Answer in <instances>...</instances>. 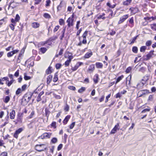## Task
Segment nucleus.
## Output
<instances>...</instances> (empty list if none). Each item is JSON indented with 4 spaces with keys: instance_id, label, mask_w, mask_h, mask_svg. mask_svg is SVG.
Segmentation results:
<instances>
[{
    "instance_id": "obj_1",
    "label": "nucleus",
    "mask_w": 156,
    "mask_h": 156,
    "mask_svg": "<svg viewBox=\"0 0 156 156\" xmlns=\"http://www.w3.org/2000/svg\"><path fill=\"white\" fill-rule=\"evenodd\" d=\"M46 149V147H45V145L44 144L37 145L35 147V150L39 152L44 151Z\"/></svg>"
},
{
    "instance_id": "obj_2",
    "label": "nucleus",
    "mask_w": 156,
    "mask_h": 156,
    "mask_svg": "<svg viewBox=\"0 0 156 156\" xmlns=\"http://www.w3.org/2000/svg\"><path fill=\"white\" fill-rule=\"evenodd\" d=\"M154 51L153 50L151 51L149 53L146 55V58H144V60L146 61L150 59L151 58L155 56V55L154 53Z\"/></svg>"
},
{
    "instance_id": "obj_3",
    "label": "nucleus",
    "mask_w": 156,
    "mask_h": 156,
    "mask_svg": "<svg viewBox=\"0 0 156 156\" xmlns=\"http://www.w3.org/2000/svg\"><path fill=\"white\" fill-rule=\"evenodd\" d=\"M83 62H78L76 63L74 67H72L71 68V70L74 71H75L78 69L80 66L83 65Z\"/></svg>"
},
{
    "instance_id": "obj_4",
    "label": "nucleus",
    "mask_w": 156,
    "mask_h": 156,
    "mask_svg": "<svg viewBox=\"0 0 156 156\" xmlns=\"http://www.w3.org/2000/svg\"><path fill=\"white\" fill-rule=\"evenodd\" d=\"M23 130L22 128H20L16 130L14 134V137L16 139H17L19 134Z\"/></svg>"
},
{
    "instance_id": "obj_5",
    "label": "nucleus",
    "mask_w": 156,
    "mask_h": 156,
    "mask_svg": "<svg viewBox=\"0 0 156 156\" xmlns=\"http://www.w3.org/2000/svg\"><path fill=\"white\" fill-rule=\"evenodd\" d=\"M23 113H19L17 115L16 121L18 123H21L22 122V119L23 118Z\"/></svg>"
},
{
    "instance_id": "obj_6",
    "label": "nucleus",
    "mask_w": 156,
    "mask_h": 156,
    "mask_svg": "<svg viewBox=\"0 0 156 156\" xmlns=\"http://www.w3.org/2000/svg\"><path fill=\"white\" fill-rule=\"evenodd\" d=\"M119 123L115 126L111 130L110 132V134H115L117 131V130L119 129Z\"/></svg>"
},
{
    "instance_id": "obj_7",
    "label": "nucleus",
    "mask_w": 156,
    "mask_h": 156,
    "mask_svg": "<svg viewBox=\"0 0 156 156\" xmlns=\"http://www.w3.org/2000/svg\"><path fill=\"white\" fill-rule=\"evenodd\" d=\"M129 10L131 11L132 14H135L139 11L138 9L136 7H131L129 8Z\"/></svg>"
},
{
    "instance_id": "obj_8",
    "label": "nucleus",
    "mask_w": 156,
    "mask_h": 156,
    "mask_svg": "<svg viewBox=\"0 0 156 156\" xmlns=\"http://www.w3.org/2000/svg\"><path fill=\"white\" fill-rule=\"evenodd\" d=\"M66 3L62 1L60 2V4L57 6V9L58 11H59L61 9V8L64 6H66Z\"/></svg>"
},
{
    "instance_id": "obj_9",
    "label": "nucleus",
    "mask_w": 156,
    "mask_h": 156,
    "mask_svg": "<svg viewBox=\"0 0 156 156\" xmlns=\"http://www.w3.org/2000/svg\"><path fill=\"white\" fill-rule=\"evenodd\" d=\"M128 16L129 15L128 14L123 16L120 18V19L118 23L119 24L123 23L128 17Z\"/></svg>"
},
{
    "instance_id": "obj_10",
    "label": "nucleus",
    "mask_w": 156,
    "mask_h": 156,
    "mask_svg": "<svg viewBox=\"0 0 156 156\" xmlns=\"http://www.w3.org/2000/svg\"><path fill=\"white\" fill-rule=\"evenodd\" d=\"M73 57L72 56H69L68 58L65 62V65L66 66H69L70 63L72 59L73 58Z\"/></svg>"
},
{
    "instance_id": "obj_11",
    "label": "nucleus",
    "mask_w": 156,
    "mask_h": 156,
    "mask_svg": "<svg viewBox=\"0 0 156 156\" xmlns=\"http://www.w3.org/2000/svg\"><path fill=\"white\" fill-rule=\"evenodd\" d=\"M51 135V133H43L41 136V138L43 139L45 138H49Z\"/></svg>"
},
{
    "instance_id": "obj_12",
    "label": "nucleus",
    "mask_w": 156,
    "mask_h": 156,
    "mask_svg": "<svg viewBox=\"0 0 156 156\" xmlns=\"http://www.w3.org/2000/svg\"><path fill=\"white\" fill-rule=\"evenodd\" d=\"M33 94H32L31 93H28L25 94L24 96L27 99H28V100L29 102L30 100L31 99Z\"/></svg>"
},
{
    "instance_id": "obj_13",
    "label": "nucleus",
    "mask_w": 156,
    "mask_h": 156,
    "mask_svg": "<svg viewBox=\"0 0 156 156\" xmlns=\"http://www.w3.org/2000/svg\"><path fill=\"white\" fill-rule=\"evenodd\" d=\"M28 102L29 101L28 100V99H27L24 96L23 97L22 99L21 104L23 105H27L28 103Z\"/></svg>"
},
{
    "instance_id": "obj_14",
    "label": "nucleus",
    "mask_w": 156,
    "mask_h": 156,
    "mask_svg": "<svg viewBox=\"0 0 156 156\" xmlns=\"http://www.w3.org/2000/svg\"><path fill=\"white\" fill-rule=\"evenodd\" d=\"M15 112L14 110H12V112L10 113V118L12 119H13L15 117Z\"/></svg>"
},
{
    "instance_id": "obj_15",
    "label": "nucleus",
    "mask_w": 156,
    "mask_h": 156,
    "mask_svg": "<svg viewBox=\"0 0 156 156\" xmlns=\"http://www.w3.org/2000/svg\"><path fill=\"white\" fill-rule=\"evenodd\" d=\"M142 94L139 97H142L143 95H145L150 93L149 90H144L140 91Z\"/></svg>"
},
{
    "instance_id": "obj_16",
    "label": "nucleus",
    "mask_w": 156,
    "mask_h": 156,
    "mask_svg": "<svg viewBox=\"0 0 156 156\" xmlns=\"http://www.w3.org/2000/svg\"><path fill=\"white\" fill-rule=\"evenodd\" d=\"M52 76L51 75H50L48 76L47 79V83L48 84H50L52 80Z\"/></svg>"
},
{
    "instance_id": "obj_17",
    "label": "nucleus",
    "mask_w": 156,
    "mask_h": 156,
    "mask_svg": "<svg viewBox=\"0 0 156 156\" xmlns=\"http://www.w3.org/2000/svg\"><path fill=\"white\" fill-rule=\"evenodd\" d=\"M94 69L95 67L94 65L92 64L89 66L88 69V71L90 72H92L94 70Z\"/></svg>"
},
{
    "instance_id": "obj_18",
    "label": "nucleus",
    "mask_w": 156,
    "mask_h": 156,
    "mask_svg": "<svg viewBox=\"0 0 156 156\" xmlns=\"http://www.w3.org/2000/svg\"><path fill=\"white\" fill-rule=\"evenodd\" d=\"M132 0H126L123 2L122 4L124 5H128L132 2Z\"/></svg>"
},
{
    "instance_id": "obj_19",
    "label": "nucleus",
    "mask_w": 156,
    "mask_h": 156,
    "mask_svg": "<svg viewBox=\"0 0 156 156\" xmlns=\"http://www.w3.org/2000/svg\"><path fill=\"white\" fill-rule=\"evenodd\" d=\"M98 75L97 74H96L94 76L93 80L95 83L96 84L98 83Z\"/></svg>"
},
{
    "instance_id": "obj_20",
    "label": "nucleus",
    "mask_w": 156,
    "mask_h": 156,
    "mask_svg": "<svg viewBox=\"0 0 156 156\" xmlns=\"http://www.w3.org/2000/svg\"><path fill=\"white\" fill-rule=\"evenodd\" d=\"M44 92L41 91L38 94V95L37 98V102H39L41 100V97L44 94Z\"/></svg>"
},
{
    "instance_id": "obj_21",
    "label": "nucleus",
    "mask_w": 156,
    "mask_h": 156,
    "mask_svg": "<svg viewBox=\"0 0 156 156\" xmlns=\"http://www.w3.org/2000/svg\"><path fill=\"white\" fill-rule=\"evenodd\" d=\"M70 118V116L69 115H68L67 116H66L64 119L63 121V123L64 125L66 124Z\"/></svg>"
},
{
    "instance_id": "obj_22",
    "label": "nucleus",
    "mask_w": 156,
    "mask_h": 156,
    "mask_svg": "<svg viewBox=\"0 0 156 156\" xmlns=\"http://www.w3.org/2000/svg\"><path fill=\"white\" fill-rule=\"evenodd\" d=\"M32 27L34 28H36L39 27L40 24L37 22H34L32 24Z\"/></svg>"
},
{
    "instance_id": "obj_23",
    "label": "nucleus",
    "mask_w": 156,
    "mask_h": 156,
    "mask_svg": "<svg viewBox=\"0 0 156 156\" xmlns=\"http://www.w3.org/2000/svg\"><path fill=\"white\" fill-rule=\"evenodd\" d=\"M92 55V52L90 51V52L87 53H86L84 56V58H89Z\"/></svg>"
},
{
    "instance_id": "obj_24",
    "label": "nucleus",
    "mask_w": 156,
    "mask_h": 156,
    "mask_svg": "<svg viewBox=\"0 0 156 156\" xmlns=\"http://www.w3.org/2000/svg\"><path fill=\"white\" fill-rule=\"evenodd\" d=\"M50 113V112L49 110L47 108H45V116L47 117V120L48 119V117L49 116Z\"/></svg>"
},
{
    "instance_id": "obj_25",
    "label": "nucleus",
    "mask_w": 156,
    "mask_h": 156,
    "mask_svg": "<svg viewBox=\"0 0 156 156\" xmlns=\"http://www.w3.org/2000/svg\"><path fill=\"white\" fill-rule=\"evenodd\" d=\"M96 67L98 68H102L103 67L102 64L100 62H97L96 63Z\"/></svg>"
},
{
    "instance_id": "obj_26",
    "label": "nucleus",
    "mask_w": 156,
    "mask_h": 156,
    "mask_svg": "<svg viewBox=\"0 0 156 156\" xmlns=\"http://www.w3.org/2000/svg\"><path fill=\"white\" fill-rule=\"evenodd\" d=\"M58 74L57 72L55 73L54 75V76L53 79V81L54 82H56L58 80Z\"/></svg>"
},
{
    "instance_id": "obj_27",
    "label": "nucleus",
    "mask_w": 156,
    "mask_h": 156,
    "mask_svg": "<svg viewBox=\"0 0 156 156\" xmlns=\"http://www.w3.org/2000/svg\"><path fill=\"white\" fill-rule=\"evenodd\" d=\"M124 77V76L122 75L120 76H119L116 79V81L115 82V84L119 82L121 80H122Z\"/></svg>"
},
{
    "instance_id": "obj_28",
    "label": "nucleus",
    "mask_w": 156,
    "mask_h": 156,
    "mask_svg": "<svg viewBox=\"0 0 156 156\" xmlns=\"http://www.w3.org/2000/svg\"><path fill=\"white\" fill-rule=\"evenodd\" d=\"M10 99V98L9 96H6L5 99L3 100V101L5 103H8Z\"/></svg>"
},
{
    "instance_id": "obj_29",
    "label": "nucleus",
    "mask_w": 156,
    "mask_h": 156,
    "mask_svg": "<svg viewBox=\"0 0 156 156\" xmlns=\"http://www.w3.org/2000/svg\"><path fill=\"white\" fill-rule=\"evenodd\" d=\"M51 67L49 66L48 68L46 70L45 73L47 74H48L51 73L52 71L51 70Z\"/></svg>"
},
{
    "instance_id": "obj_30",
    "label": "nucleus",
    "mask_w": 156,
    "mask_h": 156,
    "mask_svg": "<svg viewBox=\"0 0 156 156\" xmlns=\"http://www.w3.org/2000/svg\"><path fill=\"white\" fill-rule=\"evenodd\" d=\"M39 50H40V51L42 53H44L47 51V49L46 48L42 47L41 48L39 49Z\"/></svg>"
},
{
    "instance_id": "obj_31",
    "label": "nucleus",
    "mask_w": 156,
    "mask_h": 156,
    "mask_svg": "<svg viewBox=\"0 0 156 156\" xmlns=\"http://www.w3.org/2000/svg\"><path fill=\"white\" fill-rule=\"evenodd\" d=\"M149 76L147 75L144 77L142 79V80L147 81L149 80Z\"/></svg>"
},
{
    "instance_id": "obj_32",
    "label": "nucleus",
    "mask_w": 156,
    "mask_h": 156,
    "mask_svg": "<svg viewBox=\"0 0 156 156\" xmlns=\"http://www.w3.org/2000/svg\"><path fill=\"white\" fill-rule=\"evenodd\" d=\"M133 52L135 53H137L138 52V48L136 46H133L132 49Z\"/></svg>"
},
{
    "instance_id": "obj_33",
    "label": "nucleus",
    "mask_w": 156,
    "mask_h": 156,
    "mask_svg": "<svg viewBox=\"0 0 156 156\" xmlns=\"http://www.w3.org/2000/svg\"><path fill=\"white\" fill-rule=\"evenodd\" d=\"M147 48V47L146 46H142L140 48V51L141 52H144L145 51Z\"/></svg>"
},
{
    "instance_id": "obj_34",
    "label": "nucleus",
    "mask_w": 156,
    "mask_h": 156,
    "mask_svg": "<svg viewBox=\"0 0 156 156\" xmlns=\"http://www.w3.org/2000/svg\"><path fill=\"white\" fill-rule=\"evenodd\" d=\"M22 55V54L21 53H20L18 56V58H17V62L18 63H20V59L21 58V56Z\"/></svg>"
},
{
    "instance_id": "obj_35",
    "label": "nucleus",
    "mask_w": 156,
    "mask_h": 156,
    "mask_svg": "<svg viewBox=\"0 0 156 156\" xmlns=\"http://www.w3.org/2000/svg\"><path fill=\"white\" fill-rule=\"evenodd\" d=\"M62 66V65L61 64L58 63L56 64L55 67L56 68L58 69H60L61 68Z\"/></svg>"
},
{
    "instance_id": "obj_36",
    "label": "nucleus",
    "mask_w": 156,
    "mask_h": 156,
    "mask_svg": "<svg viewBox=\"0 0 156 156\" xmlns=\"http://www.w3.org/2000/svg\"><path fill=\"white\" fill-rule=\"evenodd\" d=\"M153 95H150L149 96L148 99H147L148 101H152L153 100Z\"/></svg>"
},
{
    "instance_id": "obj_37",
    "label": "nucleus",
    "mask_w": 156,
    "mask_h": 156,
    "mask_svg": "<svg viewBox=\"0 0 156 156\" xmlns=\"http://www.w3.org/2000/svg\"><path fill=\"white\" fill-rule=\"evenodd\" d=\"M57 138H53L51 140V142L53 144H55L57 142Z\"/></svg>"
},
{
    "instance_id": "obj_38",
    "label": "nucleus",
    "mask_w": 156,
    "mask_h": 156,
    "mask_svg": "<svg viewBox=\"0 0 156 156\" xmlns=\"http://www.w3.org/2000/svg\"><path fill=\"white\" fill-rule=\"evenodd\" d=\"M85 90V87H82L81 88L79 89L78 90V92L79 93H82Z\"/></svg>"
},
{
    "instance_id": "obj_39",
    "label": "nucleus",
    "mask_w": 156,
    "mask_h": 156,
    "mask_svg": "<svg viewBox=\"0 0 156 156\" xmlns=\"http://www.w3.org/2000/svg\"><path fill=\"white\" fill-rule=\"evenodd\" d=\"M138 36L137 35V36L135 37H133V38L132 39L131 42L129 44H131L134 43V42H135L136 40V39L137 38Z\"/></svg>"
},
{
    "instance_id": "obj_40",
    "label": "nucleus",
    "mask_w": 156,
    "mask_h": 156,
    "mask_svg": "<svg viewBox=\"0 0 156 156\" xmlns=\"http://www.w3.org/2000/svg\"><path fill=\"white\" fill-rule=\"evenodd\" d=\"M24 78L25 80H28L30 79H31V77L30 76H28L27 75H26V73H25L24 74Z\"/></svg>"
},
{
    "instance_id": "obj_41",
    "label": "nucleus",
    "mask_w": 156,
    "mask_h": 156,
    "mask_svg": "<svg viewBox=\"0 0 156 156\" xmlns=\"http://www.w3.org/2000/svg\"><path fill=\"white\" fill-rule=\"evenodd\" d=\"M44 16L46 18L49 19L51 18L50 16L48 13H45L44 14Z\"/></svg>"
},
{
    "instance_id": "obj_42",
    "label": "nucleus",
    "mask_w": 156,
    "mask_h": 156,
    "mask_svg": "<svg viewBox=\"0 0 156 156\" xmlns=\"http://www.w3.org/2000/svg\"><path fill=\"white\" fill-rule=\"evenodd\" d=\"M152 44V42L151 41H147L146 43V45L147 46H150Z\"/></svg>"
},
{
    "instance_id": "obj_43",
    "label": "nucleus",
    "mask_w": 156,
    "mask_h": 156,
    "mask_svg": "<svg viewBox=\"0 0 156 156\" xmlns=\"http://www.w3.org/2000/svg\"><path fill=\"white\" fill-rule=\"evenodd\" d=\"M13 54L12 51L8 52L7 54V56L8 57H10L13 56Z\"/></svg>"
},
{
    "instance_id": "obj_44",
    "label": "nucleus",
    "mask_w": 156,
    "mask_h": 156,
    "mask_svg": "<svg viewBox=\"0 0 156 156\" xmlns=\"http://www.w3.org/2000/svg\"><path fill=\"white\" fill-rule=\"evenodd\" d=\"M151 28L153 30L156 31V24L151 25Z\"/></svg>"
},
{
    "instance_id": "obj_45",
    "label": "nucleus",
    "mask_w": 156,
    "mask_h": 156,
    "mask_svg": "<svg viewBox=\"0 0 156 156\" xmlns=\"http://www.w3.org/2000/svg\"><path fill=\"white\" fill-rule=\"evenodd\" d=\"M56 122H53L51 124V126L52 127H53L54 128H56Z\"/></svg>"
},
{
    "instance_id": "obj_46",
    "label": "nucleus",
    "mask_w": 156,
    "mask_h": 156,
    "mask_svg": "<svg viewBox=\"0 0 156 156\" xmlns=\"http://www.w3.org/2000/svg\"><path fill=\"white\" fill-rule=\"evenodd\" d=\"M46 7H48L49 6H50V4L51 3V1L50 0H47L46 1Z\"/></svg>"
},
{
    "instance_id": "obj_47",
    "label": "nucleus",
    "mask_w": 156,
    "mask_h": 156,
    "mask_svg": "<svg viewBox=\"0 0 156 156\" xmlns=\"http://www.w3.org/2000/svg\"><path fill=\"white\" fill-rule=\"evenodd\" d=\"M21 90L20 88H19L17 89L16 91V94L18 95L21 92Z\"/></svg>"
},
{
    "instance_id": "obj_48",
    "label": "nucleus",
    "mask_w": 156,
    "mask_h": 156,
    "mask_svg": "<svg viewBox=\"0 0 156 156\" xmlns=\"http://www.w3.org/2000/svg\"><path fill=\"white\" fill-rule=\"evenodd\" d=\"M59 24L60 25H62L64 24V20L62 19H60L59 20Z\"/></svg>"
},
{
    "instance_id": "obj_49",
    "label": "nucleus",
    "mask_w": 156,
    "mask_h": 156,
    "mask_svg": "<svg viewBox=\"0 0 156 156\" xmlns=\"http://www.w3.org/2000/svg\"><path fill=\"white\" fill-rule=\"evenodd\" d=\"M54 96L55 98L57 99H59L61 98V97L59 95H56V94H54Z\"/></svg>"
},
{
    "instance_id": "obj_50",
    "label": "nucleus",
    "mask_w": 156,
    "mask_h": 156,
    "mask_svg": "<svg viewBox=\"0 0 156 156\" xmlns=\"http://www.w3.org/2000/svg\"><path fill=\"white\" fill-rule=\"evenodd\" d=\"M34 115V111H32L31 112L30 114V115L28 117L29 118V119L32 118L33 117V116Z\"/></svg>"
},
{
    "instance_id": "obj_51",
    "label": "nucleus",
    "mask_w": 156,
    "mask_h": 156,
    "mask_svg": "<svg viewBox=\"0 0 156 156\" xmlns=\"http://www.w3.org/2000/svg\"><path fill=\"white\" fill-rule=\"evenodd\" d=\"M49 41V40H48L45 41L41 42L40 43V44H41V45L43 46L45 45V44H48V43Z\"/></svg>"
},
{
    "instance_id": "obj_52",
    "label": "nucleus",
    "mask_w": 156,
    "mask_h": 156,
    "mask_svg": "<svg viewBox=\"0 0 156 156\" xmlns=\"http://www.w3.org/2000/svg\"><path fill=\"white\" fill-rule=\"evenodd\" d=\"M122 94L120 92L117 93L115 95V98H120Z\"/></svg>"
},
{
    "instance_id": "obj_53",
    "label": "nucleus",
    "mask_w": 156,
    "mask_h": 156,
    "mask_svg": "<svg viewBox=\"0 0 156 156\" xmlns=\"http://www.w3.org/2000/svg\"><path fill=\"white\" fill-rule=\"evenodd\" d=\"M20 17L18 14H17L16 15V18L15 19L16 20V22H18L20 20Z\"/></svg>"
},
{
    "instance_id": "obj_54",
    "label": "nucleus",
    "mask_w": 156,
    "mask_h": 156,
    "mask_svg": "<svg viewBox=\"0 0 156 156\" xmlns=\"http://www.w3.org/2000/svg\"><path fill=\"white\" fill-rule=\"evenodd\" d=\"M97 18L98 19H102L105 20V19L106 17L105 16H103L101 15H100Z\"/></svg>"
},
{
    "instance_id": "obj_55",
    "label": "nucleus",
    "mask_w": 156,
    "mask_h": 156,
    "mask_svg": "<svg viewBox=\"0 0 156 156\" xmlns=\"http://www.w3.org/2000/svg\"><path fill=\"white\" fill-rule=\"evenodd\" d=\"M150 110V108H146L143 110L141 112V113H144L147 112H149Z\"/></svg>"
},
{
    "instance_id": "obj_56",
    "label": "nucleus",
    "mask_w": 156,
    "mask_h": 156,
    "mask_svg": "<svg viewBox=\"0 0 156 156\" xmlns=\"http://www.w3.org/2000/svg\"><path fill=\"white\" fill-rule=\"evenodd\" d=\"M63 147V145L62 144H60L58 146L57 148L58 151H59L61 150Z\"/></svg>"
},
{
    "instance_id": "obj_57",
    "label": "nucleus",
    "mask_w": 156,
    "mask_h": 156,
    "mask_svg": "<svg viewBox=\"0 0 156 156\" xmlns=\"http://www.w3.org/2000/svg\"><path fill=\"white\" fill-rule=\"evenodd\" d=\"M59 27H60L58 25L55 26L53 30L54 32H55L57 31L59 29Z\"/></svg>"
},
{
    "instance_id": "obj_58",
    "label": "nucleus",
    "mask_w": 156,
    "mask_h": 156,
    "mask_svg": "<svg viewBox=\"0 0 156 156\" xmlns=\"http://www.w3.org/2000/svg\"><path fill=\"white\" fill-rule=\"evenodd\" d=\"M14 80H12L10 81H9L7 83V85L8 87H10L11 85L13 83Z\"/></svg>"
},
{
    "instance_id": "obj_59",
    "label": "nucleus",
    "mask_w": 156,
    "mask_h": 156,
    "mask_svg": "<svg viewBox=\"0 0 156 156\" xmlns=\"http://www.w3.org/2000/svg\"><path fill=\"white\" fill-rule=\"evenodd\" d=\"M146 70L145 68L144 67H141L139 70V71L142 73H144L145 72Z\"/></svg>"
},
{
    "instance_id": "obj_60",
    "label": "nucleus",
    "mask_w": 156,
    "mask_h": 156,
    "mask_svg": "<svg viewBox=\"0 0 156 156\" xmlns=\"http://www.w3.org/2000/svg\"><path fill=\"white\" fill-rule=\"evenodd\" d=\"M87 33H88V31H86L83 34V38H86V36H87Z\"/></svg>"
},
{
    "instance_id": "obj_61",
    "label": "nucleus",
    "mask_w": 156,
    "mask_h": 156,
    "mask_svg": "<svg viewBox=\"0 0 156 156\" xmlns=\"http://www.w3.org/2000/svg\"><path fill=\"white\" fill-rule=\"evenodd\" d=\"M72 22L73 23V20L70 17L67 20V22L68 23H70V22H72Z\"/></svg>"
},
{
    "instance_id": "obj_62",
    "label": "nucleus",
    "mask_w": 156,
    "mask_h": 156,
    "mask_svg": "<svg viewBox=\"0 0 156 156\" xmlns=\"http://www.w3.org/2000/svg\"><path fill=\"white\" fill-rule=\"evenodd\" d=\"M9 27L12 30H14L15 27V25L13 24H10L9 25Z\"/></svg>"
},
{
    "instance_id": "obj_63",
    "label": "nucleus",
    "mask_w": 156,
    "mask_h": 156,
    "mask_svg": "<svg viewBox=\"0 0 156 156\" xmlns=\"http://www.w3.org/2000/svg\"><path fill=\"white\" fill-rule=\"evenodd\" d=\"M129 23L133 24L134 23L133 18V17H131L129 20Z\"/></svg>"
},
{
    "instance_id": "obj_64",
    "label": "nucleus",
    "mask_w": 156,
    "mask_h": 156,
    "mask_svg": "<svg viewBox=\"0 0 156 156\" xmlns=\"http://www.w3.org/2000/svg\"><path fill=\"white\" fill-rule=\"evenodd\" d=\"M7 152H2L1 155L0 156H7Z\"/></svg>"
}]
</instances>
